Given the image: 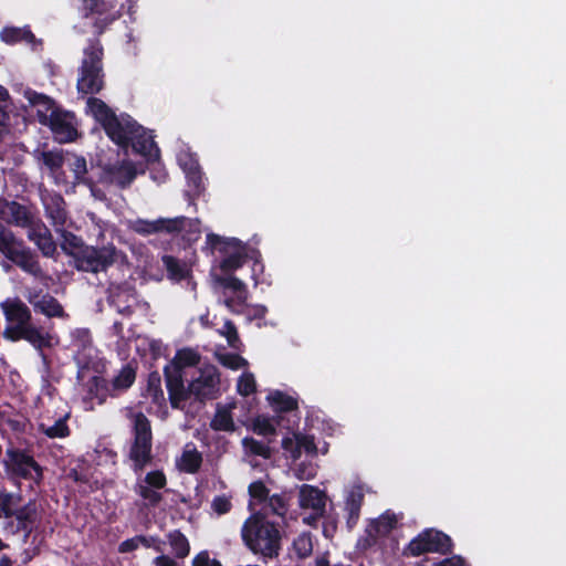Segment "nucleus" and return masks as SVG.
Wrapping results in <instances>:
<instances>
[{"instance_id":"f257e3e1","label":"nucleus","mask_w":566,"mask_h":566,"mask_svg":"<svg viewBox=\"0 0 566 566\" xmlns=\"http://www.w3.org/2000/svg\"><path fill=\"white\" fill-rule=\"evenodd\" d=\"M86 108L102 126L106 136L119 148H132L135 154L148 160L159 157L154 137L127 113L117 115L103 99L88 97Z\"/></svg>"},{"instance_id":"f03ea898","label":"nucleus","mask_w":566,"mask_h":566,"mask_svg":"<svg viewBox=\"0 0 566 566\" xmlns=\"http://www.w3.org/2000/svg\"><path fill=\"white\" fill-rule=\"evenodd\" d=\"M0 308L7 322L2 333L4 339L13 343L25 340L40 352L52 346L51 334L33 324L32 312L20 297H7L0 303Z\"/></svg>"},{"instance_id":"7ed1b4c3","label":"nucleus","mask_w":566,"mask_h":566,"mask_svg":"<svg viewBox=\"0 0 566 566\" xmlns=\"http://www.w3.org/2000/svg\"><path fill=\"white\" fill-rule=\"evenodd\" d=\"M241 538L250 552L260 555L263 563L277 558L282 551L280 524L270 521L262 511L251 514L244 521Z\"/></svg>"},{"instance_id":"20e7f679","label":"nucleus","mask_w":566,"mask_h":566,"mask_svg":"<svg viewBox=\"0 0 566 566\" xmlns=\"http://www.w3.org/2000/svg\"><path fill=\"white\" fill-rule=\"evenodd\" d=\"M0 254L4 258L0 265L7 273L12 270V265H15L34 277L42 275L36 253L2 222H0Z\"/></svg>"},{"instance_id":"39448f33","label":"nucleus","mask_w":566,"mask_h":566,"mask_svg":"<svg viewBox=\"0 0 566 566\" xmlns=\"http://www.w3.org/2000/svg\"><path fill=\"white\" fill-rule=\"evenodd\" d=\"M103 59L104 48L99 39H88L77 74L76 88L80 95L95 97L104 88Z\"/></svg>"},{"instance_id":"423d86ee","label":"nucleus","mask_w":566,"mask_h":566,"mask_svg":"<svg viewBox=\"0 0 566 566\" xmlns=\"http://www.w3.org/2000/svg\"><path fill=\"white\" fill-rule=\"evenodd\" d=\"M133 441L128 458L135 473L143 471L153 461V431L150 420L137 412L133 418Z\"/></svg>"},{"instance_id":"0eeeda50","label":"nucleus","mask_w":566,"mask_h":566,"mask_svg":"<svg viewBox=\"0 0 566 566\" xmlns=\"http://www.w3.org/2000/svg\"><path fill=\"white\" fill-rule=\"evenodd\" d=\"M2 465L6 474L11 480H29L38 485L43 480L44 470L28 449L14 446L8 447Z\"/></svg>"},{"instance_id":"6e6552de","label":"nucleus","mask_w":566,"mask_h":566,"mask_svg":"<svg viewBox=\"0 0 566 566\" xmlns=\"http://www.w3.org/2000/svg\"><path fill=\"white\" fill-rule=\"evenodd\" d=\"M73 1L83 18H93L94 33L97 39L123 15L124 11V4L118 6L115 0Z\"/></svg>"},{"instance_id":"1a4fd4ad","label":"nucleus","mask_w":566,"mask_h":566,"mask_svg":"<svg viewBox=\"0 0 566 566\" xmlns=\"http://www.w3.org/2000/svg\"><path fill=\"white\" fill-rule=\"evenodd\" d=\"M107 301L111 306L126 317H130L136 308L150 311V304L140 298L135 284L128 281L111 283L107 287Z\"/></svg>"},{"instance_id":"9d476101","label":"nucleus","mask_w":566,"mask_h":566,"mask_svg":"<svg viewBox=\"0 0 566 566\" xmlns=\"http://www.w3.org/2000/svg\"><path fill=\"white\" fill-rule=\"evenodd\" d=\"M452 538L437 528H424L406 546L403 554L407 556H420L424 553H438L449 555L453 552Z\"/></svg>"},{"instance_id":"9b49d317","label":"nucleus","mask_w":566,"mask_h":566,"mask_svg":"<svg viewBox=\"0 0 566 566\" xmlns=\"http://www.w3.org/2000/svg\"><path fill=\"white\" fill-rule=\"evenodd\" d=\"M206 243L211 250H218L226 255L220 262V269L223 273L233 272L245 263V247L239 239H226L216 233H208Z\"/></svg>"},{"instance_id":"f8f14e48","label":"nucleus","mask_w":566,"mask_h":566,"mask_svg":"<svg viewBox=\"0 0 566 566\" xmlns=\"http://www.w3.org/2000/svg\"><path fill=\"white\" fill-rule=\"evenodd\" d=\"M117 256L118 250L114 244L99 248L87 245L82 251V255L77 258L75 268L78 271L91 273L105 272L117 261Z\"/></svg>"},{"instance_id":"ddd939ff","label":"nucleus","mask_w":566,"mask_h":566,"mask_svg":"<svg viewBox=\"0 0 566 566\" xmlns=\"http://www.w3.org/2000/svg\"><path fill=\"white\" fill-rule=\"evenodd\" d=\"M219 375L214 368L201 371L199 377L187 387L188 399L193 397L200 402L214 399L219 390Z\"/></svg>"},{"instance_id":"4468645a","label":"nucleus","mask_w":566,"mask_h":566,"mask_svg":"<svg viewBox=\"0 0 566 566\" xmlns=\"http://www.w3.org/2000/svg\"><path fill=\"white\" fill-rule=\"evenodd\" d=\"M28 303L35 313H40L48 318L67 317L62 304L50 293H43L42 290L30 292L27 296Z\"/></svg>"},{"instance_id":"2eb2a0df","label":"nucleus","mask_w":566,"mask_h":566,"mask_svg":"<svg viewBox=\"0 0 566 566\" xmlns=\"http://www.w3.org/2000/svg\"><path fill=\"white\" fill-rule=\"evenodd\" d=\"M164 375L170 405L174 409H177L180 407L181 402L188 400V392L184 384L182 371L179 370L178 367L167 365L164 368Z\"/></svg>"},{"instance_id":"dca6fc26","label":"nucleus","mask_w":566,"mask_h":566,"mask_svg":"<svg viewBox=\"0 0 566 566\" xmlns=\"http://www.w3.org/2000/svg\"><path fill=\"white\" fill-rule=\"evenodd\" d=\"M71 113L55 108L52 111L46 124L53 134L62 142H72L76 137V128L72 124Z\"/></svg>"},{"instance_id":"f3484780","label":"nucleus","mask_w":566,"mask_h":566,"mask_svg":"<svg viewBox=\"0 0 566 566\" xmlns=\"http://www.w3.org/2000/svg\"><path fill=\"white\" fill-rule=\"evenodd\" d=\"M397 516L394 512L387 510L379 517L371 520L366 527L367 545L376 544L380 536L389 535L397 527Z\"/></svg>"},{"instance_id":"a211bd4d","label":"nucleus","mask_w":566,"mask_h":566,"mask_svg":"<svg viewBox=\"0 0 566 566\" xmlns=\"http://www.w3.org/2000/svg\"><path fill=\"white\" fill-rule=\"evenodd\" d=\"M13 516L17 521V531L23 532L27 541L40 522L36 503L29 501L25 505L14 509Z\"/></svg>"},{"instance_id":"6ab92c4d","label":"nucleus","mask_w":566,"mask_h":566,"mask_svg":"<svg viewBox=\"0 0 566 566\" xmlns=\"http://www.w3.org/2000/svg\"><path fill=\"white\" fill-rule=\"evenodd\" d=\"M182 219H165L159 218L155 221H148L144 219H137L132 223V230L142 235H148L158 232H166L169 234H174V232L178 229L177 226L180 224Z\"/></svg>"},{"instance_id":"aec40b11","label":"nucleus","mask_w":566,"mask_h":566,"mask_svg":"<svg viewBox=\"0 0 566 566\" xmlns=\"http://www.w3.org/2000/svg\"><path fill=\"white\" fill-rule=\"evenodd\" d=\"M136 168L130 161L108 165L104 168V178L120 189L128 187L136 178Z\"/></svg>"},{"instance_id":"412c9836","label":"nucleus","mask_w":566,"mask_h":566,"mask_svg":"<svg viewBox=\"0 0 566 566\" xmlns=\"http://www.w3.org/2000/svg\"><path fill=\"white\" fill-rule=\"evenodd\" d=\"M137 376V363L129 361L122 366L118 373L109 382L112 394L111 397H117L126 392L135 382Z\"/></svg>"},{"instance_id":"4be33fe9","label":"nucleus","mask_w":566,"mask_h":566,"mask_svg":"<svg viewBox=\"0 0 566 566\" xmlns=\"http://www.w3.org/2000/svg\"><path fill=\"white\" fill-rule=\"evenodd\" d=\"M365 494L360 485L354 486L345 499L346 526L352 531L358 523Z\"/></svg>"},{"instance_id":"5701e85b","label":"nucleus","mask_w":566,"mask_h":566,"mask_svg":"<svg viewBox=\"0 0 566 566\" xmlns=\"http://www.w3.org/2000/svg\"><path fill=\"white\" fill-rule=\"evenodd\" d=\"M185 172L188 186V189L185 191V197L189 205H195V200L206 190L203 175L197 163H191L188 168H185Z\"/></svg>"},{"instance_id":"b1692460","label":"nucleus","mask_w":566,"mask_h":566,"mask_svg":"<svg viewBox=\"0 0 566 566\" xmlns=\"http://www.w3.org/2000/svg\"><path fill=\"white\" fill-rule=\"evenodd\" d=\"M325 494L318 488L304 484L300 490L298 502L302 509H312L316 515H322L325 510Z\"/></svg>"},{"instance_id":"393cba45","label":"nucleus","mask_w":566,"mask_h":566,"mask_svg":"<svg viewBox=\"0 0 566 566\" xmlns=\"http://www.w3.org/2000/svg\"><path fill=\"white\" fill-rule=\"evenodd\" d=\"M24 97L28 99L31 106L36 107L38 120L42 125L46 124L51 112L57 108L53 98L43 93H38L31 88L24 92Z\"/></svg>"},{"instance_id":"a878e982","label":"nucleus","mask_w":566,"mask_h":566,"mask_svg":"<svg viewBox=\"0 0 566 566\" xmlns=\"http://www.w3.org/2000/svg\"><path fill=\"white\" fill-rule=\"evenodd\" d=\"M266 400L276 413L275 416H281V413L298 409L297 399L281 390L270 391L266 396Z\"/></svg>"},{"instance_id":"bb28decb","label":"nucleus","mask_w":566,"mask_h":566,"mask_svg":"<svg viewBox=\"0 0 566 566\" xmlns=\"http://www.w3.org/2000/svg\"><path fill=\"white\" fill-rule=\"evenodd\" d=\"M7 216L9 223L21 228H28L32 224V214L29 209L17 201L8 202L2 211Z\"/></svg>"},{"instance_id":"cd10ccee","label":"nucleus","mask_w":566,"mask_h":566,"mask_svg":"<svg viewBox=\"0 0 566 566\" xmlns=\"http://www.w3.org/2000/svg\"><path fill=\"white\" fill-rule=\"evenodd\" d=\"M220 284L228 290H231L235 294V298H227L226 305L230 308L233 307L235 303L239 306H242L248 298V289L247 285L237 276L229 275L220 279Z\"/></svg>"},{"instance_id":"c85d7f7f","label":"nucleus","mask_w":566,"mask_h":566,"mask_svg":"<svg viewBox=\"0 0 566 566\" xmlns=\"http://www.w3.org/2000/svg\"><path fill=\"white\" fill-rule=\"evenodd\" d=\"M29 239L36 244L44 256H53L56 251V244L45 226L33 229L29 233Z\"/></svg>"},{"instance_id":"c756f323","label":"nucleus","mask_w":566,"mask_h":566,"mask_svg":"<svg viewBox=\"0 0 566 566\" xmlns=\"http://www.w3.org/2000/svg\"><path fill=\"white\" fill-rule=\"evenodd\" d=\"M45 213L54 226L64 227L67 213L65 210V201L61 195H55L51 197L49 202H45Z\"/></svg>"},{"instance_id":"7c9ffc66","label":"nucleus","mask_w":566,"mask_h":566,"mask_svg":"<svg viewBox=\"0 0 566 566\" xmlns=\"http://www.w3.org/2000/svg\"><path fill=\"white\" fill-rule=\"evenodd\" d=\"M282 416H273L272 418L259 415L252 420V431L258 436H275L276 427L281 426Z\"/></svg>"},{"instance_id":"2f4dec72","label":"nucleus","mask_w":566,"mask_h":566,"mask_svg":"<svg viewBox=\"0 0 566 566\" xmlns=\"http://www.w3.org/2000/svg\"><path fill=\"white\" fill-rule=\"evenodd\" d=\"M87 395L91 399H97L98 403L102 405L111 397L112 389L109 382L101 377L93 376L87 381Z\"/></svg>"},{"instance_id":"473e14b6","label":"nucleus","mask_w":566,"mask_h":566,"mask_svg":"<svg viewBox=\"0 0 566 566\" xmlns=\"http://www.w3.org/2000/svg\"><path fill=\"white\" fill-rule=\"evenodd\" d=\"M168 543L172 549V554L176 558L184 559L190 553V544L186 535L179 531L174 530L167 534Z\"/></svg>"},{"instance_id":"72a5a7b5","label":"nucleus","mask_w":566,"mask_h":566,"mask_svg":"<svg viewBox=\"0 0 566 566\" xmlns=\"http://www.w3.org/2000/svg\"><path fill=\"white\" fill-rule=\"evenodd\" d=\"M62 243L61 248L67 255H71L74 261H77V258L82 255V251L87 245L84 243L83 239L70 231H63L62 233Z\"/></svg>"},{"instance_id":"f704fd0d","label":"nucleus","mask_w":566,"mask_h":566,"mask_svg":"<svg viewBox=\"0 0 566 566\" xmlns=\"http://www.w3.org/2000/svg\"><path fill=\"white\" fill-rule=\"evenodd\" d=\"M134 491L144 500V506L147 509H155L163 501L160 490L149 486L143 482H137L134 486Z\"/></svg>"},{"instance_id":"c9c22d12","label":"nucleus","mask_w":566,"mask_h":566,"mask_svg":"<svg viewBox=\"0 0 566 566\" xmlns=\"http://www.w3.org/2000/svg\"><path fill=\"white\" fill-rule=\"evenodd\" d=\"M210 428L214 431L233 432L235 430V424L231 410L226 407L218 408L210 421Z\"/></svg>"},{"instance_id":"e433bc0d","label":"nucleus","mask_w":566,"mask_h":566,"mask_svg":"<svg viewBox=\"0 0 566 566\" xmlns=\"http://www.w3.org/2000/svg\"><path fill=\"white\" fill-rule=\"evenodd\" d=\"M146 397L151 399V402L157 406H163L166 402L164 390L161 388V378L158 371H153L148 375Z\"/></svg>"},{"instance_id":"4c0bfd02","label":"nucleus","mask_w":566,"mask_h":566,"mask_svg":"<svg viewBox=\"0 0 566 566\" xmlns=\"http://www.w3.org/2000/svg\"><path fill=\"white\" fill-rule=\"evenodd\" d=\"M163 264L167 271V276L175 281H182L188 275V269L185 263L172 255H164Z\"/></svg>"},{"instance_id":"58836bf2","label":"nucleus","mask_w":566,"mask_h":566,"mask_svg":"<svg viewBox=\"0 0 566 566\" xmlns=\"http://www.w3.org/2000/svg\"><path fill=\"white\" fill-rule=\"evenodd\" d=\"M69 417L70 415L66 413L65 416L59 418L52 426H45L44 423H41L39 426V430L50 439L66 438L71 434V430L67 426Z\"/></svg>"},{"instance_id":"ea45409f","label":"nucleus","mask_w":566,"mask_h":566,"mask_svg":"<svg viewBox=\"0 0 566 566\" xmlns=\"http://www.w3.org/2000/svg\"><path fill=\"white\" fill-rule=\"evenodd\" d=\"M202 464V454L193 448L192 450H185L181 454L179 468L181 471L195 474L197 473Z\"/></svg>"},{"instance_id":"a19ab883","label":"nucleus","mask_w":566,"mask_h":566,"mask_svg":"<svg viewBox=\"0 0 566 566\" xmlns=\"http://www.w3.org/2000/svg\"><path fill=\"white\" fill-rule=\"evenodd\" d=\"M200 361V355L191 348H182L177 350L172 361V367H178L182 371L185 367H195Z\"/></svg>"},{"instance_id":"79ce46f5","label":"nucleus","mask_w":566,"mask_h":566,"mask_svg":"<svg viewBox=\"0 0 566 566\" xmlns=\"http://www.w3.org/2000/svg\"><path fill=\"white\" fill-rule=\"evenodd\" d=\"M302 450H304L307 454H316L317 448L315 444V439L311 434L295 433V454H293V459L296 460L301 457Z\"/></svg>"},{"instance_id":"37998d69","label":"nucleus","mask_w":566,"mask_h":566,"mask_svg":"<svg viewBox=\"0 0 566 566\" xmlns=\"http://www.w3.org/2000/svg\"><path fill=\"white\" fill-rule=\"evenodd\" d=\"M175 219H182L184 221L177 226L178 229L174 233L186 231L188 241H196L200 238L201 231L199 219H191L185 216H179Z\"/></svg>"},{"instance_id":"c03bdc74","label":"nucleus","mask_w":566,"mask_h":566,"mask_svg":"<svg viewBox=\"0 0 566 566\" xmlns=\"http://www.w3.org/2000/svg\"><path fill=\"white\" fill-rule=\"evenodd\" d=\"M39 160L52 172L57 171L64 164V157L57 150H44L40 154Z\"/></svg>"},{"instance_id":"a18cd8bd","label":"nucleus","mask_w":566,"mask_h":566,"mask_svg":"<svg viewBox=\"0 0 566 566\" xmlns=\"http://www.w3.org/2000/svg\"><path fill=\"white\" fill-rule=\"evenodd\" d=\"M296 556L301 559L308 557L313 552L312 538L308 534H301L292 543Z\"/></svg>"},{"instance_id":"49530a36","label":"nucleus","mask_w":566,"mask_h":566,"mask_svg":"<svg viewBox=\"0 0 566 566\" xmlns=\"http://www.w3.org/2000/svg\"><path fill=\"white\" fill-rule=\"evenodd\" d=\"M243 446L249 449V451L258 457H262L264 459L271 458V448L259 440H255L254 438L247 437L242 440Z\"/></svg>"},{"instance_id":"de8ad7c7","label":"nucleus","mask_w":566,"mask_h":566,"mask_svg":"<svg viewBox=\"0 0 566 566\" xmlns=\"http://www.w3.org/2000/svg\"><path fill=\"white\" fill-rule=\"evenodd\" d=\"M256 390V382L252 373H243L237 384V391L244 397L254 394Z\"/></svg>"},{"instance_id":"09e8293b","label":"nucleus","mask_w":566,"mask_h":566,"mask_svg":"<svg viewBox=\"0 0 566 566\" xmlns=\"http://www.w3.org/2000/svg\"><path fill=\"white\" fill-rule=\"evenodd\" d=\"M219 363L232 370H238L248 365V361L239 354L235 353H226L218 355Z\"/></svg>"},{"instance_id":"8fccbe9b","label":"nucleus","mask_w":566,"mask_h":566,"mask_svg":"<svg viewBox=\"0 0 566 566\" xmlns=\"http://www.w3.org/2000/svg\"><path fill=\"white\" fill-rule=\"evenodd\" d=\"M268 507L270 511L280 516L285 517L287 511H289V504L285 500V496L282 494H273L268 499Z\"/></svg>"},{"instance_id":"3c124183","label":"nucleus","mask_w":566,"mask_h":566,"mask_svg":"<svg viewBox=\"0 0 566 566\" xmlns=\"http://www.w3.org/2000/svg\"><path fill=\"white\" fill-rule=\"evenodd\" d=\"M221 335H223L227 338L228 345L231 348L239 349V346L241 345V340L238 334V329L235 324L227 319L222 326V329L220 331Z\"/></svg>"},{"instance_id":"603ef678","label":"nucleus","mask_w":566,"mask_h":566,"mask_svg":"<svg viewBox=\"0 0 566 566\" xmlns=\"http://www.w3.org/2000/svg\"><path fill=\"white\" fill-rule=\"evenodd\" d=\"M249 494L258 503H266L270 497V490L262 481H254L249 485Z\"/></svg>"},{"instance_id":"864d4df0","label":"nucleus","mask_w":566,"mask_h":566,"mask_svg":"<svg viewBox=\"0 0 566 566\" xmlns=\"http://www.w3.org/2000/svg\"><path fill=\"white\" fill-rule=\"evenodd\" d=\"M142 482L155 489L163 490L167 485V478L161 470H154L146 473Z\"/></svg>"},{"instance_id":"5fc2aeb1","label":"nucleus","mask_w":566,"mask_h":566,"mask_svg":"<svg viewBox=\"0 0 566 566\" xmlns=\"http://www.w3.org/2000/svg\"><path fill=\"white\" fill-rule=\"evenodd\" d=\"M14 510V496L11 493H0V517H12Z\"/></svg>"},{"instance_id":"6e6d98bb","label":"nucleus","mask_w":566,"mask_h":566,"mask_svg":"<svg viewBox=\"0 0 566 566\" xmlns=\"http://www.w3.org/2000/svg\"><path fill=\"white\" fill-rule=\"evenodd\" d=\"M0 39L7 44L22 42V28L6 27L0 32Z\"/></svg>"},{"instance_id":"4d7b16f0","label":"nucleus","mask_w":566,"mask_h":566,"mask_svg":"<svg viewBox=\"0 0 566 566\" xmlns=\"http://www.w3.org/2000/svg\"><path fill=\"white\" fill-rule=\"evenodd\" d=\"M136 541L138 542L139 547L145 548H154L158 553H163L161 542L156 536H147V535H135Z\"/></svg>"},{"instance_id":"13d9d810","label":"nucleus","mask_w":566,"mask_h":566,"mask_svg":"<svg viewBox=\"0 0 566 566\" xmlns=\"http://www.w3.org/2000/svg\"><path fill=\"white\" fill-rule=\"evenodd\" d=\"M212 510L219 515L227 514L230 512L232 504L229 497L226 495H217L211 503Z\"/></svg>"},{"instance_id":"bf43d9fd","label":"nucleus","mask_w":566,"mask_h":566,"mask_svg":"<svg viewBox=\"0 0 566 566\" xmlns=\"http://www.w3.org/2000/svg\"><path fill=\"white\" fill-rule=\"evenodd\" d=\"M192 566H222L216 558H210L207 551L198 553L192 559Z\"/></svg>"},{"instance_id":"052dcab7","label":"nucleus","mask_w":566,"mask_h":566,"mask_svg":"<svg viewBox=\"0 0 566 566\" xmlns=\"http://www.w3.org/2000/svg\"><path fill=\"white\" fill-rule=\"evenodd\" d=\"M72 170L74 172L75 180H81L87 172L86 160L83 157H76L72 164Z\"/></svg>"},{"instance_id":"680f3d73","label":"nucleus","mask_w":566,"mask_h":566,"mask_svg":"<svg viewBox=\"0 0 566 566\" xmlns=\"http://www.w3.org/2000/svg\"><path fill=\"white\" fill-rule=\"evenodd\" d=\"M337 531V521L333 516H326L323 521V534L326 538H333Z\"/></svg>"},{"instance_id":"e2e57ef3","label":"nucleus","mask_w":566,"mask_h":566,"mask_svg":"<svg viewBox=\"0 0 566 566\" xmlns=\"http://www.w3.org/2000/svg\"><path fill=\"white\" fill-rule=\"evenodd\" d=\"M137 548H139V545H138V542L136 541V536H134V537L123 541L118 545V553L126 554V553L134 552Z\"/></svg>"},{"instance_id":"0e129e2a","label":"nucleus","mask_w":566,"mask_h":566,"mask_svg":"<svg viewBox=\"0 0 566 566\" xmlns=\"http://www.w3.org/2000/svg\"><path fill=\"white\" fill-rule=\"evenodd\" d=\"M7 424L9 428L15 432H24L25 431V420L20 418H9L7 419Z\"/></svg>"},{"instance_id":"69168bd1","label":"nucleus","mask_w":566,"mask_h":566,"mask_svg":"<svg viewBox=\"0 0 566 566\" xmlns=\"http://www.w3.org/2000/svg\"><path fill=\"white\" fill-rule=\"evenodd\" d=\"M282 448L283 450H285L286 452H290L291 453V457L293 458V454H295V437L294 438H291V437H284L282 439Z\"/></svg>"},{"instance_id":"338daca9","label":"nucleus","mask_w":566,"mask_h":566,"mask_svg":"<svg viewBox=\"0 0 566 566\" xmlns=\"http://www.w3.org/2000/svg\"><path fill=\"white\" fill-rule=\"evenodd\" d=\"M8 119H9L8 112L6 111V108L3 106L0 105V142L2 140L3 130H4V127L7 126Z\"/></svg>"},{"instance_id":"774afa93","label":"nucleus","mask_w":566,"mask_h":566,"mask_svg":"<svg viewBox=\"0 0 566 566\" xmlns=\"http://www.w3.org/2000/svg\"><path fill=\"white\" fill-rule=\"evenodd\" d=\"M43 385H42V392L44 395H48L50 397L53 396V394L56 391L55 387L50 382L49 378H43Z\"/></svg>"}]
</instances>
